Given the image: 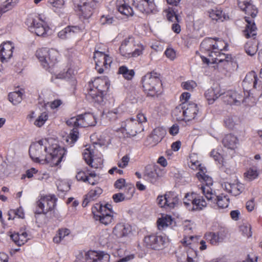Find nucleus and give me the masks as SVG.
<instances>
[{"mask_svg":"<svg viewBox=\"0 0 262 262\" xmlns=\"http://www.w3.org/2000/svg\"><path fill=\"white\" fill-rule=\"evenodd\" d=\"M227 47V43L222 39L206 38L201 42L200 49L208 57L202 55L201 58L203 63L207 64L217 63L219 71L225 76L229 77L237 70L238 65L235 57L222 52Z\"/></svg>","mask_w":262,"mask_h":262,"instance_id":"nucleus-1","label":"nucleus"},{"mask_svg":"<svg viewBox=\"0 0 262 262\" xmlns=\"http://www.w3.org/2000/svg\"><path fill=\"white\" fill-rule=\"evenodd\" d=\"M50 142L48 140H40L31 144L29 148V155L35 162L39 163L45 160L51 166H58L62 161L66 151L57 143Z\"/></svg>","mask_w":262,"mask_h":262,"instance_id":"nucleus-2","label":"nucleus"},{"mask_svg":"<svg viewBox=\"0 0 262 262\" xmlns=\"http://www.w3.org/2000/svg\"><path fill=\"white\" fill-rule=\"evenodd\" d=\"M196 177L201 183L198 186L208 201L213 203L218 209H225L229 206L230 199L228 195L223 193L219 195L215 194L211 188L213 184L212 178L206 174L202 168L200 167Z\"/></svg>","mask_w":262,"mask_h":262,"instance_id":"nucleus-3","label":"nucleus"},{"mask_svg":"<svg viewBox=\"0 0 262 262\" xmlns=\"http://www.w3.org/2000/svg\"><path fill=\"white\" fill-rule=\"evenodd\" d=\"M110 85V81L106 76L95 78L89 82L86 98L92 102L102 104Z\"/></svg>","mask_w":262,"mask_h":262,"instance_id":"nucleus-4","label":"nucleus"},{"mask_svg":"<svg viewBox=\"0 0 262 262\" xmlns=\"http://www.w3.org/2000/svg\"><path fill=\"white\" fill-rule=\"evenodd\" d=\"M238 6L246 15L244 17L247 24L243 31L244 36L246 38H254L257 35V27L254 19L258 13L257 8L250 2L245 1H238Z\"/></svg>","mask_w":262,"mask_h":262,"instance_id":"nucleus-5","label":"nucleus"},{"mask_svg":"<svg viewBox=\"0 0 262 262\" xmlns=\"http://www.w3.org/2000/svg\"><path fill=\"white\" fill-rule=\"evenodd\" d=\"M147 121L145 115L139 112L136 118L131 117L121 122L120 127L117 131L122 133L124 137L135 136L143 130L142 123Z\"/></svg>","mask_w":262,"mask_h":262,"instance_id":"nucleus-6","label":"nucleus"},{"mask_svg":"<svg viewBox=\"0 0 262 262\" xmlns=\"http://www.w3.org/2000/svg\"><path fill=\"white\" fill-rule=\"evenodd\" d=\"M143 91L148 96H158L162 90L160 74L154 71L147 73L141 79Z\"/></svg>","mask_w":262,"mask_h":262,"instance_id":"nucleus-7","label":"nucleus"},{"mask_svg":"<svg viewBox=\"0 0 262 262\" xmlns=\"http://www.w3.org/2000/svg\"><path fill=\"white\" fill-rule=\"evenodd\" d=\"M36 56L42 67L51 73L54 72L53 68L58 63L60 58L59 52L53 48H41L36 52Z\"/></svg>","mask_w":262,"mask_h":262,"instance_id":"nucleus-8","label":"nucleus"},{"mask_svg":"<svg viewBox=\"0 0 262 262\" xmlns=\"http://www.w3.org/2000/svg\"><path fill=\"white\" fill-rule=\"evenodd\" d=\"M199 113L198 105L194 103L185 102L177 106L172 115L177 121H191L195 118Z\"/></svg>","mask_w":262,"mask_h":262,"instance_id":"nucleus-9","label":"nucleus"},{"mask_svg":"<svg viewBox=\"0 0 262 262\" xmlns=\"http://www.w3.org/2000/svg\"><path fill=\"white\" fill-rule=\"evenodd\" d=\"M111 205H102L96 203L92 207V213L96 221L105 226L111 224L114 221V214Z\"/></svg>","mask_w":262,"mask_h":262,"instance_id":"nucleus-10","label":"nucleus"},{"mask_svg":"<svg viewBox=\"0 0 262 262\" xmlns=\"http://www.w3.org/2000/svg\"><path fill=\"white\" fill-rule=\"evenodd\" d=\"M243 87L244 95H246V93L247 97L249 98L251 103H255L258 96H253V94L256 89L261 88V83L254 72H250L246 75L243 81Z\"/></svg>","mask_w":262,"mask_h":262,"instance_id":"nucleus-11","label":"nucleus"},{"mask_svg":"<svg viewBox=\"0 0 262 262\" xmlns=\"http://www.w3.org/2000/svg\"><path fill=\"white\" fill-rule=\"evenodd\" d=\"M29 30L38 36H45L49 30V27L40 15L29 14L26 21Z\"/></svg>","mask_w":262,"mask_h":262,"instance_id":"nucleus-12","label":"nucleus"},{"mask_svg":"<svg viewBox=\"0 0 262 262\" xmlns=\"http://www.w3.org/2000/svg\"><path fill=\"white\" fill-rule=\"evenodd\" d=\"M75 10L80 19H89L97 7L95 0H75Z\"/></svg>","mask_w":262,"mask_h":262,"instance_id":"nucleus-13","label":"nucleus"},{"mask_svg":"<svg viewBox=\"0 0 262 262\" xmlns=\"http://www.w3.org/2000/svg\"><path fill=\"white\" fill-rule=\"evenodd\" d=\"M93 59L95 63V69L99 74L109 70L113 61L109 51L97 50L93 53Z\"/></svg>","mask_w":262,"mask_h":262,"instance_id":"nucleus-14","label":"nucleus"},{"mask_svg":"<svg viewBox=\"0 0 262 262\" xmlns=\"http://www.w3.org/2000/svg\"><path fill=\"white\" fill-rule=\"evenodd\" d=\"M165 236L158 233H151L143 239V247L147 250L160 251L163 250L166 243Z\"/></svg>","mask_w":262,"mask_h":262,"instance_id":"nucleus-15","label":"nucleus"},{"mask_svg":"<svg viewBox=\"0 0 262 262\" xmlns=\"http://www.w3.org/2000/svg\"><path fill=\"white\" fill-rule=\"evenodd\" d=\"M57 198L54 194L42 195L36 202L35 213L37 214H46L48 212L53 210L56 205Z\"/></svg>","mask_w":262,"mask_h":262,"instance_id":"nucleus-16","label":"nucleus"},{"mask_svg":"<svg viewBox=\"0 0 262 262\" xmlns=\"http://www.w3.org/2000/svg\"><path fill=\"white\" fill-rule=\"evenodd\" d=\"M222 98L223 101L230 105H240L242 102H245L248 105H252L253 103L249 100V98L244 95V92H238L236 91L229 90L226 92L222 93Z\"/></svg>","mask_w":262,"mask_h":262,"instance_id":"nucleus-17","label":"nucleus"},{"mask_svg":"<svg viewBox=\"0 0 262 262\" xmlns=\"http://www.w3.org/2000/svg\"><path fill=\"white\" fill-rule=\"evenodd\" d=\"M96 122V119L92 113H86L71 117L67 120V124L74 127H86L95 126Z\"/></svg>","mask_w":262,"mask_h":262,"instance_id":"nucleus-18","label":"nucleus"},{"mask_svg":"<svg viewBox=\"0 0 262 262\" xmlns=\"http://www.w3.org/2000/svg\"><path fill=\"white\" fill-rule=\"evenodd\" d=\"M183 202L186 207L192 210H201L207 205L203 196L195 192L187 193Z\"/></svg>","mask_w":262,"mask_h":262,"instance_id":"nucleus-19","label":"nucleus"},{"mask_svg":"<svg viewBox=\"0 0 262 262\" xmlns=\"http://www.w3.org/2000/svg\"><path fill=\"white\" fill-rule=\"evenodd\" d=\"M164 175V171L157 165H148L146 166L143 179L154 185L157 184Z\"/></svg>","mask_w":262,"mask_h":262,"instance_id":"nucleus-20","label":"nucleus"},{"mask_svg":"<svg viewBox=\"0 0 262 262\" xmlns=\"http://www.w3.org/2000/svg\"><path fill=\"white\" fill-rule=\"evenodd\" d=\"M82 156L86 164L92 168H98L103 165V160L101 154H96L94 149L91 147L84 149Z\"/></svg>","mask_w":262,"mask_h":262,"instance_id":"nucleus-21","label":"nucleus"},{"mask_svg":"<svg viewBox=\"0 0 262 262\" xmlns=\"http://www.w3.org/2000/svg\"><path fill=\"white\" fill-rule=\"evenodd\" d=\"M157 201L160 207L173 208L179 203V195L174 191H167L164 195H158Z\"/></svg>","mask_w":262,"mask_h":262,"instance_id":"nucleus-22","label":"nucleus"},{"mask_svg":"<svg viewBox=\"0 0 262 262\" xmlns=\"http://www.w3.org/2000/svg\"><path fill=\"white\" fill-rule=\"evenodd\" d=\"M76 178L78 181H81L91 185L98 184L100 181L99 176L94 171L89 169L78 171Z\"/></svg>","mask_w":262,"mask_h":262,"instance_id":"nucleus-23","label":"nucleus"},{"mask_svg":"<svg viewBox=\"0 0 262 262\" xmlns=\"http://www.w3.org/2000/svg\"><path fill=\"white\" fill-rule=\"evenodd\" d=\"M166 135V130L162 127L155 128L147 137L144 144L146 146L154 147L160 142Z\"/></svg>","mask_w":262,"mask_h":262,"instance_id":"nucleus-24","label":"nucleus"},{"mask_svg":"<svg viewBox=\"0 0 262 262\" xmlns=\"http://www.w3.org/2000/svg\"><path fill=\"white\" fill-rule=\"evenodd\" d=\"M85 29L83 24L78 25H69L60 31L58 34V37L61 39H67L73 35L83 33Z\"/></svg>","mask_w":262,"mask_h":262,"instance_id":"nucleus-25","label":"nucleus"},{"mask_svg":"<svg viewBox=\"0 0 262 262\" xmlns=\"http://www.w3.org/2000/svg\"><path fill=\"white\" fill-rule=\"evenodd\" d=\"M135 7L141 12L148 14L156 11L155 0H133Z\"/></svg>","mask_w":262,"mask_h":262,"instance_id":"nucleus-26","label":"nucleus"},{"mask_svg":"<svg viewBox=\"0 0 262 262\" xmlns=\"http://www.w3.org/2000/svg\"><path fill=\"white\" fill-rule=\"evenodd\" d=\"M85 259L90 262H109L110 255L102 251L89 250L85 253Z\"/></svg>","mask_w":262,"mask_h":262,"instance_id":"nucleus-27","label":"nucleus"},{"mask_svg":"<svg viewBox=\"0 0 262 262\" xmlns=\"http://www.w3.org/2000/svg\"><path fill=\"white\" fill-rule=\"evenodd\" d=\"M136 47V41L132 36L125 38L121 42L119 47V52L121 56L127 58H130L132 50Z\"/></svg>","mask_w":262,"mask_h":262,"instance_id":"nucleus-28","label":"nucleus"},{"mask_svg":"<svg viewBox=\"0 0 262 262\" xmlns=\"http://www.w3.org/2000/svg\"><path fill=\"white\" fill-rule=\"evenodd\" d=\"M227 232L225 230H221L217 232H208L205 234L204 238L212 245H217L223 242Z\"/></svg>","mask_w":262,"mask_h":262,"instance_id":"nucleus-29","label":"nucleus"},{"mask_svg":"<svg viewBox=\"0 0 262 262\" xmlns=\"http://www.w3.org/2000/svg\"><path fill=\"white\" fill-rule=\"evenodd\" d=\"M14 46L11 41L3 42L0 45V61L7 62L13 56Z\"/></svg>","mask_w":262,"mask_h":262,"instance_id":"nucleus-30","label":"nucleus"},{"mask_svg":"<svg viewBox=\"0 0 262 262\" xmlns=\"http://www.w3.org/2000/svg\"><path fill=\"white\" fill-rule=\"evenodd\" d=\"M132 226L125 223H117L113 229V234L118 238L127 237L132 233Z\"/></svg>","mask_w":262,"mask_h":262,"instance_id":"nucleus-31","label":"nucleus"},{"mask_svg":"<svg viewBox=\"0 0 262 262\" xmlns=\"http://www.w3.org/2000/svg\"><path fill=\"white\" fill-rule=\"evenodd\" d=\"M77 68L72 61L68 62L66 69L57 75L58 78L70 79L75 77L77 73Z\"/></svg>","mask_w":262,"mask_h":262,"instance_id":"nucleus-32","label":"nucleus"},{"mask_svg":"<svg viewBox=\"0 0 262 262\" xmlns=\"http://www.w3.org/2000/svg\"><path fill=\"white\" fill-rule=\"evenodd\" d=\"M221 96H222V92L219 86L209 89L205 93V97L209 104H212Z\"/></svg>","mask_w":262,"mask_h":262,"instance_id":"nucleus-33","label":"nucleus"},{"mask_svg":"<svg viewBox=\"0 0 262 262\" xmlns=\"http://www.w3.org/2000/svg\"><path fill=\"white\" fill-rule=\"evenodd\" d=\"M225 189L227 192L231 193L232 195L237 196L239 195L244 190V185L240 183H225Z\"/></svg>","mask_w":262,"mask_h":262,"instance_id":"nucleus-34","label":"nucleus"},{"mask_svg":"<svg viewBox=\"0 0 262 262\" xmlns=\"http://www.w3.org/2000/svg\"><path fill=\"white\" fill-rule=\"evenodd\" d=\"M116 7L118 11L122 14L127 16L133 15V10L126 3V0H117Z\"/></svg>","mask_w":262,"mask_h":262,"instance_id":"nucleus-35","label":"nucleus"},{"mask_svg":"<svg viewBox=\"0 0 262 262\" xmlns=\"http://www.w3.org/2000/svg\"><path fill=\"white\" fill-rule=\"evenodd\" d=\"M222 143L225 147L234 150L237 147L238 139L234 135L229 134L225 135L223 139Z\"/></svg>","mask_w":262,"mask_h":262,"instance_id":"nucleus-36","label":"nucleus"},{"mask_svg":"<svg viewBox=\"0 0 262 262\" xmlns=\"http://www.w3.org/2000/svg\"><path fill=\"white\" fill-rule=\"evenodd\" d=\"M208 13L209 17L215 21H223L228 17L220 8L215 7L211 9L208 11Z\"/></svg>","mask_w":262,"mask_h":262,"instance_id":"nucleus-37","label":"nucleus"},{"mask_svg":"<svg viewBox=\"0 0 262 262\" xmlns=\"http://www.w3.org/2000/svg\"><path fill=\"white\" fill-rule=\"evenodd\" d=\"M11 238L14 243L18 246L24 245L29 239L28 233L25 231H20L14 233L11 235Z\"/></svg>","mask_w":262,"mask_h":262,"instance_id":"nucleus-38","label":"nucleus"},{"mask_svg":"<svg viewBox=\"0 0 262 262\" xmlns=\"http://www.w3.org/2000/svg\"><path fill=\"white\" fill-rule=\"evenodd\" d=\"M173 219L171 216L167 214H163L157 220V227L160 230H163L168 226L172 225Z\"/></svg>","mask_w":262,"mask_h":262,"instance_id":"nucleus-39","label":"nucleus"},{"mask_svg":"<svg viewBox=\"0 0 262 262\" xmlns=\"http://www.w3.org/2000/svg\"><path fill=\"white\" fill-rule=\"evenodd\" d=\"M117 73L122 75V77L127 80H131L135 75V72L133 69H128L126 66L119 67Z\"/></svg>","mask_w":262,"mask_h":262,"instance_id":"nucleus-40","label":"nucleus"},{"mask_svg":"<svg viewBox=\"0 0 262 262\" xmlns=\"http://www.w3.org/2000/svg\"><path fill=\"white\" fill-rule=\"evenodd\" d=\"M70 230L67 228H61L58 229L57 233L53 238V242L56 244L60 243L66 236L70 234Z\"/></svg>","mask_w":262,"mask_h":262,"instance_id":"nucleus-41","label":"nucleus"},{"mask_svg":"<svg viewBox=\"0 0 262 262\" xmlns=\"http://www.w3.org/2000/svg\"><path fill=\"white\" fill-rule=\"evenodd\" d=\"M23 93L20 91L11 92L8 95L9 100L14 105L19 104L23 99Z\"/></svg>","mask_w":262,"mask_h":262,"instance_id":"nucleus-42","label":"nucleus"},{"mask_svg":"<svg viewBox=\"0 0 262 262\" xmlns=\"http://www.w3.org/2000/svg\"><path fill=\"white\" fill-rule=\"evenodd\" d=\"M103 190L100 187H96L91 189L89 192L86 194L87 199L95 201L97 199L100 195L102 193Z\"/></svg>","mask_w":262,"mask_h":262,"instance_id":"nucleus-43","label":"nucleus"},{"mask_svg":"<svg viewBox=\"0 0 262 262\" xmlns=\"http://www.w3.org/2000/svg\"><path fill=\"white\" fill-rule=\"evenodd\" d=\"M198 239L197 236H185L182 241V243L184 247H188L189 249H194L195 248Z\"/></svg>","mask_w":262,"mask_h":262,"instance_id":"nucleus-44","label":"nucleus"},{"mask_svg":"<svg viewBox=\"0 0 262 262\" xmlns=\"http://www.w3.org/2000/svg\"><path fill=\"white\" fill-rule=\"evenodd\" d=\"M245 50L246 53L250 56H253L256 54L258 48L255 41H248L245 45Z\"/></svg>","mask_w":262,"mask_h":262,"instance_id":"nucleus-45","label":"nucleus"},{"mask_svg":"<svg viewBox=\"0 0 262 262\" xmlns=\"http://www.w3.org/2000/svg\"><path fill=\"white\" fill-rule=\"evenodd\" d=\"M19 0H7L0 7V15L11 10Z\"/></svg>","mask_w":262,"mask_h":262,"instance_id":"nucleus-46","label":"nucleus"},{"mask_svg":"<svg viewBox=\"0 0 262 262\" xmlns=\"http://www.w3.org/2000/svg\"><path fill=\"white\" fill-rule=\"evenodd\" d=\"M8 215L9 216L8 219L13 220L15 216L18 218L24 219L25 217V213L24 210L21 207H19L16 209H10L8 211Z\"/></svg>","mask_w":262,"mask_h":262,"instance_id":"nucleus-47","label":"nucleus"},{"mask_svg":"<svg viewBox=\"0 0 262 262\" xmlns=\"http://www.w3.org/2000/svg\"><path fill=\"white\" fill-rule=\"evenodd\" d=\"M49 118V114L47 112H42L35 119L34 122V125L37 127H42Z\"/></svg>","mask_w":262,"mask_h":262,"instance_id":"nucleus-48","label":"nucleus"},{"mask_svg":"<svg viewBox=\"0 0 262 262\" xmlns=\"http://www.w3.org/2000/svg\"><path fill=\"white\" fill-rule=\"evenodd\" d=\"M165 12L166 13V17L168 21L180 23L181 20L180 17L173 9L168 8Z\"/></svg>","mask_w":262,"mask_h":262,"instance_id":"nucleus-49","label":"nucleus"},{"mask_svg":"<svg viewBox=\"0 0 262 262\" xmlns=\"http://www.w3.org/2000/svg\"><path fill=\"white\" fill-rule=\"evenodd\" d=\"M78 127H75L70 132L69 135L68 136L67 139V142H70L71 146H72L73 144L77 140L79 137V132L77 128Z\"/></svg>","mask_w":262,"mask_h":262,"instance_id":"nucleus-50","label":"nucleus"},{"mask_svg":"<svg viewBox=\"0 0 262 262\" xmlns=\"http://www.w3.org/2000/svg\"><path fill=\"white\" fill-rule=\"evenodd\" d=\"M134 50H132L130 54V58L137 57L143 54V52L145 49L144 46L141 43H136Z\"/></svg>","mask_w":262,"mask_h":262,"instance_id":"nucleus-51","label":"nucleus"},{"mask_svg":"<svg viewBox=\"0 0 262 262\" xmlns=\"http://www.w3.org/2000/svg\"><path fill=\"white\" fill-rule=\"evenodd\" d=\"M239 230L244 236L248 238L252 236V233L250 224L248 223H245L239 226Z\"/></svg>","mask_w":262,"mask_h":262,"instance_id":"nucleus-52","label":"nucleus"},{"mask_svg":"<svg viewBox=\"0 0 262 262\" xmlns=\"http://www.w3.org/2000/svg\"><path fill=\"white\" fill-rule=\"evenodd\" d=\"M121 113L120 112V108L117 107L113 109V110L108 111L106 114V118L110 121L116 120L120 116Z\"/></svg>","mask_w":262,"mask_h":262,"instance_id":"nucleus-53","label":"nucleus"},{"mask_svg":"<svg viewBox=\"0 0 262 262\" xmlns=\"http://www.w3.org/2000/svg\"><path fill=\"white\" fill-rule=\"evenodd\" d=\"M210 156L213 158L217 164L220 166H224V159L223 156L214 149L210 152Z\"/></svg>","mask_w":262,"mask_h":262,"instance_id":"nucleus-54","label":"nucleus"},{"mask_svg":"<svg viewBox=\"0 0 262 262\" xmlns=\"http://www.w3.org/2000/svg\"><path fill=\"white\" fill-rule=\"evenodd\" d=\"M135 191V188L133 185H126L125 187L124 193L126 199H130L134 195Z\"/></svg>","mask_w":262,"mask_h":262,"instance_id":"nucleus-55","label":"nucleus"},{"mask_svg":"<svg viewBox=\"0 0 262 262\" xmlns=\"http://www.w3.org/2000/svg\"><path fill=\"white\" fill-rule=\"evenodd\" d=\"M181 86L184 90L192 91L197 86V84L193 80H188L187 81L183 82L181 84Z\"/></svg>","mask_w":262,"mask_h":262,"instance_id":"nucleus-56","label":"nucleus"},{"mask_svg":"<svg viewBox=\"0 0 262 262\" xmlns=\"http://www.w3.org/2000/svg\"><path fill=\"white\" fill-rule=\"evenodd\" d=\"M244 175L249 181H252L257 178L258 173L256 169L250 168L244 173Z\"/></svg>","mask_w":262,"mask_h":262,"instance_id":"nucleus-57","label":"nucleus"},{"mask_svg":"<svg viewBox=\"0 0 262 262\" xmlns=\"http://www.w3.org/2000/svg\"><path fill=\"white\" fill-rule=\"evenodd\" d=\"M114 21V18L110 15H102L99 19L101 25H111Z\"/></svg>","mask_w":262,"mask_h":262,"instance_id":"nucleus-58","label":"nucleus"},{"mask_svg":"<svg viewBox=\"0 0 262 262\" xmlns=\"http://www.w3.org/2000/svg\"><path fill=\"white\" fill-rule=\"evenodd\" d=\"M129 161V157L128 155H126L121 158L120 161H118L117 165L119 167L124 168L127 166Z\"/></svg>","mask_w":262,"mask_h":262,"instance_id":"nucleus-59","label":"nucleus"},{"mask_svg":"<svg viewBox=\"0 0 262 262\" xmlns=\"http://www.w3.org/2000/svg\"><path fill=\"white\" fill-rule=\"evenodd\" d=\"M48 3L55 9H60L64 5L63 0H48Z\"/></svg>","mask_w":262,"mask_h":262,"instance_id":"nucleus-60","label":"nucleus"},{"mask_svg":"<svg viewBox=\"0 0 262 262\" xmlns=\"http://www.w3.org/2000/svg\"><path fill=\"white\" fill-rule=\"evenodd\" d=\"M166 56L171 60H173L176 57V52L172 48H167L164 52Z\"/></svg>","mask_w":262,"mask_h":262,"instance_id":"nucleus-61","label":"nucleus"},{"mask_svg":"<svg viewBox=\"0 0 262 262\" xmlns=\"http://www.w3.org/2000/svg\"><path fill=\"white\" fill-rule=\"evenodd\" d=\"M38 170L35 168H31L27 170L26 172V174L21 176V179H25L26 177L28 178H31L33 177L34 174L36 173Z\"/></svg>","mask_w":262,"mask_h":262,"instance_id":"nucleus-62","label":"nucleus"},{"mask_svg":"<svg viewBox=\"0 0 262 262\" xmlns=\"http://www.w3.org/2000/svg\"><path fill=\"white\" fill-rule=\"evenodd\" d=\"M115 203L122 202L126 199L125 195L122 193H118L113 194L112 197Z\"/></svg>","mask_w":262,"mask_h":262,"instance_id":"nucleus-63","label":"nucleus"},{"mask_svg":"<svg viewBox=\"0 0 262 262\" xmlns=\"http://www.w3.org/2000/svg\"><path fill=\"white\" fill-rule=\"evenodd\" d=\"M62 103V102L60 99H55L53 100V101H51L50 102H48V104L50 106V107L52 109H55L58 107L59 106H60Z\"/></svg>","mask_w":262,"mask_h":262,"instance_id":"nucleus-64","label":"nucleus"}]
</instances>
